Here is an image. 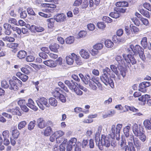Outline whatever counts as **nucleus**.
<instances>
[{
    "mask_svg": "<svg viewBox=\"0 0 151 151\" xmlns=\"http://www.w3.org/2000/svg\"><path fill=\"white\" fill-rule=\"evenodd\" d=\"M56 138H60L63 136L65 134L64 132L61 130H59L53 133Z\"/></svg>",
    "mask_w": 151,
    "mask_h": 151,
    "instance_id": "obj_35",
    "label": "nucleus"
},
{
    "mask_svg": "<svg viewBox=\"0 0 151 151\" xmlns=\"http://www.w3.org/2000/svg\"><path fill=\"white\" fill-rule=\"evenodd\" d=\"M72 91H73L76 95L78 96H81L83 94V92L81 91L78 87H76L74 88V89H72Z\"/></svg>",
    "mask_w": 151,
    "mask_h": 151,
    "instance_id": "obj_40",
    "label": "nucleus"
},
{
    "mask_svg": "<svg viewBox=\"0 0 151 151\" xmlns=\"http://www.w3.org/2000/svg\"><path fill=\"white\" fill-rule=\"evenodd\" d=\"M60 90V88H56L53 91V95L54 96L58 97L61 94L59 92Z\"/></svg>",
    "mask_w": 151,
    "mask_h": 151,
    "instance_id": "obj_44",
    "label": "nucleus"
},
{
    "mask_svg": "<svg viewBox=\"0 0 151 151\" xmlns=\"http://www.w3.org/2000/svg\"><path fill=\"white\" fill-rule=\"evenodd\" d=\"M102 129V127L101 126H99L98 128V131L96 133L95 139L98 141L99 140V137H100V134L101 133Z\"/></svg>",
    "mask_w": 151,
    "mask_h": 151,
    "instance_id": "obj_38",
    "label": "nucleus"
},
{
    "mask_svg": "<svg viewBox=\"0 0 151 151\" xmlns=\"http://www.w3.org/2000/svg\"><path fill=\"white\" fill-rule=\"evenodd\" d=\"M65 148L63 145L60 146L55 145L54 147V151H65Z\"/></svg>",
    "mask_w": 151,
    "mask_h": 151,
    "instance_id": "obj_26",
    "label": "nucleus"
},
{
    "mask_svg": "<svg viewBox=\"0 0 151 151\" xmlns=\"http://www.w3.org/2000/svg\"><path fill=\"white\" fill-rule=\"evenodd\" d=\"M88 0H82L81 7L82 9H85L88 6Z\"/></svg>",
    "mask_w": 151,
    "mask_h": 151,
    "instance_id": "obj_52",
    "label": "nucleus"
},
{
    "mask_svg": "<svg viewBox=\"0 0 151 151\" xmlns=\"http://www.w3.org/2000/svg\"><path fill=\"white\" fill-rule=\"evenodd\" d=\"M43 63L50 68H54L57 66L56 63L51 60L44 61Z\"/></svg>",
    "mask_w": 151,
    "mask_h": 151,
    "instance_id": "obj_13",
    "label": "nucleus"
},
{
    "mask_svg": "<svg viewBox=\"0 0 151 151\" xmlns=\"http://www.w3.org/2000/svg\"><path fill=\"white\" fill-rule=\"evenodd\" d=\"M27 55V52L23 50H21L18 52L17 54V57L19 59L24 58Z\"/></svg>",
    "mask_w": 151,
    "mask_h": 151,
    "instance_id": "obj_18",
    "label": "nucleus"
},
{
    "mask_svg": "<svg viewBox=\"0 0 151 151\" xmlns=\"http://www.w3.org/2000/svg\"><path fill=\"white\" fill-rule=\"evenodd\" d=\"M72 55L75 59L76 62L78 65H80L82 64V62L80 60L81 58L79 56H77L74 53H72Z\"/></svg>",
    "mask_w": 151,
    "mask_h": 151,
    "instance_id": "obj_21",
    "label": "nucleus"
},
{
    "mask_svg": "<svg viewBox=\"0 0 151 151\" xmlns=\"http://www.w3.org/2000/svg\"><path fill=\"white\" fill-rule=\"evenodd\" d=\"M9 81L8 82L6 80H4L1 82V86L4 88H7L9 87Z\"/></svg>",
    "mask_w": 151,
    "mask_h": 151,
    "instance_id": "obj_39",
    "label": "nucleus"
},
{
    "mask_svg": "<svg viewBox=\"0 0 151 151\" xmlns=\"http://www.w3.org/2000/svg\"><path fill=\"white\" fill-rule=\"evenodd\" d=\"M29 68V66H27V68L23 67L21 70L22 72L27 74H28L30 73V71L29 70L28 68Z\"/></svg>",
    "mask_w": 151,
    "mask_h": 151,
    "instance_id": "obj_62",
    "label": "nucleus"
},
{
    "mask_svg": "<svg viewBox=\"0 0 151 151\" xmlns=\"http://www.w3.org/2000/svg\"><path fill=\"white\" fill-rule=\"evenodd\" d=\"M19 108L17 107L12 109V114L13 115H16L19 116L21 115V113L19 111Z\"/></svg>",
    "mask_w": 151,
    "mask_h": 151,
    "instance_id": "obj_49",
    "label": "nucleus"
},
{
    "mask_svg": "<svg viewBox=\"0 0 151 151\" xmlns=\"http://www.w3.org/2000/svg\"><path fill=\"white\" fill-rule=\"evenodd\" d=\"M115 59L117 63L118 64H116L117 65L118 68L120 72L121 75L124 78L126 75L125 68L123 67V65L126 66L124 59H123L121 56L117 55Z\"/></svg>",
    "mask_w": 151,
    "mask_h": 151,
    "instance_id": "obj_3",
    "label": "nucleus"
},
{
    "mask_svg": "<svg viewBox=\"0 0 151 151\" xmlns=\"http://www.w3.org/2000/svg\"><path fill=\"white\" fill-rule=\"evenodd\" d=\"M133 132L134 135L136 137L140 135L143 132V129L142 127L139 125L135 123L134 124L132 127Z\"/></svg>",
    "mask_w": 151,
    "mask_h": 151,
    "instance_id": "obj_6",
    "label": "nucleus"
},
{
    "mask_svg": "<svg viewBox=\"0 0 151 151\" xmlns=\"http://www.w3.org/2000/svg\"><path fill=\"white\" fill-rule=\"evenodd\" d=\"M144 7L148 10L151 11V5L148 3H145L143 4Z\"/></svg>",
    "mask_w": 151,
    "mask_h": 151,
    "instance_id": "obj_64",
    "label": "nucleus"
},
{
    "mask_svg": "<svg viewBox=\"0 0 151 151\" xmlns=\"http://www.w3.org/2000/svg\"><path fill=\"white\" fill-rule=\"evenodd\" d=\"M27 106L31 109L34 111H36L38 109V108L34 105V103L31 99H29L28 101V102L27 103Z\"/></svg>",
    "mask_w": 151,
    "mask_h": 151,
    "instance_id": "obj_15",
    "label": "nucleus"
},
{
    "mask_svg": "<svg viewBox=\"0 0 151 151\" xmlns=\"http://www.w3.org/2000/svg\"><path fill=\"white\" fill-rule=\"evenodd\" d=\"M119 144L120 145L121 147L122 148L125 149V147H126L127 145H126V141L124 139H122L120 141Z\"/></svg>",
    "mask_w": 151,
    "mask_h": 151,
    "instance_id": "obj_54",
    "label": "nucleus"
},
{
    "mask_svg": "<svg viewBox=\"0 0 151 151\" xmlns=\"http://www.w3.org/2000/svg\"><path fill=\"white\" fill-rule=\"evenodd\" d=\"M103 74L100 77L101 81L106 85L108 84L113 86V81L109 78V76H110L112 73L110 69L108 68H106L103 70Z\"/></svg>",
    "mask_w": 151,
    "mask_h": 151,
    "instance_id": "obj_2",
    "label": "nucleus"
},
{
    "mask_svg": "<svg viewBox=\"0 0 151 151\" xmlns=\"http://www.w3.org/2000/svg\"><path fill=\"white\" fill-rule=\"evenodd\" d=\"M65 42L68 44H71L73 43L74 41L75 38L73 36H70L65 39Z\"/></svg>",
    "mask_w": 151,
    "mask_h": 151,
    "instance_id": "obj_36",
    "label": "nucleus"
},
{
    "mask_svg": "<svg viewBox=\"0 0 151 151\" xmlns=\"http://www.w3.org/2000/svg\"><path fill=\"white\" fill-rule=\"evenodd\" d=\"M66 60L67 63L68 65H72L73 64L74 62V58L72 56V54L71 55L66 57Z\"/></svg>",
    "mask_w": 151,
    "mask_h": 151,
    "instance_id": "obj_25",
    "label": "nucleus"
},
{
    "mask_svg": "<svg viewBox=\"0 0 151 151\" xmlns=\"http://www.w3.org/2000/svg\"><path fill=\"white\" fill-rule=\"evenodd\" d=\"M49 102L51 105L54 107L56 106L58 104L57 100L53 98H50L49 99Z\"/></svg>",
    "mask_w": 151,
    "mask_h": 151,
    "instance_id": "obj_31",
    "label": "nucleus"
},
{
    "mask_svg": "<svg viewBox=\"0 0 151 151\" xmlns=\"http://www.w3.org/2000/svg\"><path fill=\"white\" fill-rule=\"evenodd\" d=\"M58 85L62 88L65 91L67 92H69V90L67 88L65 85L64 84L61 82H59L58 83Z\"/></svg>",
    "mask_w": 151,
    "mask_h": 151,
    "instance_id": "obj_51",
    "label": "nucleus"
},
{
    "mask_svg": "<svg viewBox=\"0 0 151 151\" xmlns=\"http://www.w3.org/2000/svg\"><path fill=\"white\" fill-rule=\"evenodd\" d=\"M16 76L19 77L23 82L26 81L28 78V77L27 75L22 74L20 72H19L16 73Z\"/></svg>",
    "mask_w": 151,
    "mask_h": 151,
    "instance_id": "obj_17",
    "label": "nucleus"
},
{
    "mask_svg": "<svg viewBox=\"0 0 151 151\" xmlns=\"http://www.w3.org/2000/svg\"><path fill=\"white\" fill-rule=\"evenodd\" d=\"M139 19L145 25L147 26L149 24V22L147 19L142 17H140Z\"/></svg>",
    "mask_w": 151,
    "mask_h": 151,
    "instance_id": "obj_63",
    "label": "nucleus"
},
{
    "mask_svg": "<svg viewBox=\"0 0 151 151\" xmlns=\"http://www.w3.org/2000/svg\"><path fill=\"white\" fill-rule=\"evenodd\" d=\"M105 43L106 46L108 48L111 47L113 46L114 45L111 41L109 40H106Z\"/></svg>",
    "mask_w": 151,
    "mask_h": 151,
    "instance_id": "obj_41",
    "label": "nucleus"
},
{
    "mask_svg": "<svg viewBox=\"0 0 151 151\" xmlns=\"http://www.w3.org/2000/svg\"><path fill=\"white\" fill-rule=\"evenodd\" d=\"M150 98V96L147 94H145L142 95L138 98V100L143 102V105H144L146 102V101Z\"/></svg>",
    "mask_w": 151,
    "mask_h": 151,
    "instance_id": "obj_28",
    "label": "nucleus"
},
{
    "mask_svg": "<svg viewBox=\"0 0 151 151\" xmlns=\"http://www.w3.org/2000/svg\"><path fill=\"white\" fill-rule=\"evenodd\" d=\"M131 124H128V125L124 127L123 128V132L125 137H128L129 134V131L130 129Z\"/></svg>",
    "mask_w": 151,
    "mask_h": 151,
    "instance_id": "obj_24",
    "label": "nucleus"
},
{
    "mask_svg": "<svg viewBox=\"0 0 151 151\" xmlns=\"http://www.w3.org/2000/svg\"><path fill=\"white\" fill-rule=\"evenodd\" d=\"M80 54L81 57L86 59H88L90 57L89 53L87 50L81 49L80 51Z\"/></svg>",
    "mask_w": 151,
    "mask_h": 151,
    "instance_id": "obj_14",
    "label": "nucleus"
},
{
    "mask_svg": "<svg viewBox=\"0 0 151 151\" xmlns=\"http://www.w3.org/2000/svg\"><path fill=\"white\" fill-rule=\"evenodd\" d=\"M143 124L145 128L148 130L151 129V121L149 119H147L144 122Z\"/></svg>",
    "mask_w": 151,
    "mask_h": 151,
    "instance_id": "obj_29",
    "label": "nucleus"
},
{
    "mask_svg": "<svg viewBox=\"0 0 151 151\" xmlns=\"http://www.w3.org/2000/svg\"><path fill=\"white\" fill-rule=\"evenodd\" d=\"M116 8H115L114 11L111 12L109 14V16L114 18L116 19L119 18L120 16V14Z\"/></svg>",
    "mask_w": 151,
    "mask_h": 151,
    "instance_id": "obj_19",
    "label": "nucleus"
},
{
    "mask_svg": "<svg viewBox=\"0 0 151 151\" xmlns=\"http://www.w3.org/2000/svg\"><path fill=\"white\" fill-rule=\"evenodd\" d=\"M129 147L127 146L125 147V151H135V149L133 144L130 143Z\"/></svg>",
    "mask_w": 151,
    "mask_h": 151,
    "instance_id": "obj_34",
    "label": "nucleus"
},
{
    "mask_svg": "<svg viewBox=\"0 0 151 151\" xmlns=\"http://www.w3.org/2000/svg\"><path fill=\"white\" fill-rule=\"evenodd\" d=\"M87 35V32L85 31H81L78 33V39L83 38L86 37Z\"/></svg>",
    "mask_w": 151,
    "mask_h": 151,
    "instance_id": "obj_43",
    "label": "nucleus"
},
{
    "mask_svg": "<svg viewBox=\"0 0 151 151\" xmlns=\"http://www.w3.org/2000/svg\"><path fill=\"white\" fill-rule=\"evenodd\" d=\"M66 19V16L63 13L58 14L55 16L54 19L58 22H61L65 20Z\"/></svg>",
    "mask_w": 151,
    "mask_h": 151,
    "instance_id": "obj_11",
    "label": "nucleus"
},
{
    "mask_svg": "<svg viewBox=\"0 0 151 151\" xmlns=\"http://www.w3.org/2000/svg\"><path fill=\"white\" fill-rule=\"evenodd\" d=\"M141 44L142 46L144 48L146 47L147 46V38L146 37H143L141 41Z\"/></svg>",
    "mask_w": 151,
    "mask_h": 151,
    "instance_id": "obj_47",
    "label": "nucleus"
},
{
    "mask_svg": "<svg viewBox=\"0 0 151 151\" xmlns=\"http://www.w3.org/2000/svg\"><path fill=\"white\" fill-rule=\"evenodd\" d=\"M35 120L30 122L28 125V129L30 130L33 129L35 125Z\"/></svg>",
    "mask_w": 151,
    "mask_h": 151,
    "instance_id": "obj_50",
    "label": "nucleus"
},
{
    "mask_svg": "<svg viewBox=\"0 0 151 151\" xmlns=\"http://www.w3.org/2000/svg\"><path fill=\"white\" fill-rule=\"evenodd\" d=\"M129 51H133L134 55L137 54L140 51L142 50L143 49L139 45H137L134 47L132 45H130L129 48Z\"/></svg>",
    "mask_w": 151,
    "mask_h": 151,
    "instance_id": "obj_8",
    "label": "nucleus"
},
{
    "mask_svg": "<svg viewBox=\"0 0 151 151\" xmlns=\"http://www.w3.org/2000/svg\"><path fill=\"white\" fill-rule=\"evenodd\" d=\"M19 134V132L17 129L13 130L12 132V137L15 139H17L18 138Z\"/></svg>",
    "mask_w": 151,
    "mask_h": 151,
    "instance_id": "obj_37",
    "label": "nucleus"
},
{
    "mask_svg": "<svg viewBox=\"0 0 151 151\" xmlns=\"http://www.w3.org/2000/svg\"><path fill=\"white\" fill-rule=\"evenodd\" d=\"M140 12L143 16L147 18H149L150 17L149 12L147 11L144 10V9H140Z\"/></svg>",
    "mask_w": 151,
    "mask_h": 151,
    "instance_id": "obj_45",
    "label": "nucleus"
},
{
    "mask_svg": "<svg viewBox=\"0 0 151 151\" xmlns=\"http://www.w3.org/2000/svg\"><path fill=\"white\" fill-rule=\"evenodd\" d=\"M134 143L135 146H136L137 147L139 148L141 147V142L137 138H135V140Z\"/></svg>",
    "mask_w": 151,
    "mask_h": 151,
    "instance_id": "obj_59",
    "label": "nucleus"
},
{
    "mask_svg": "<svg viewBox=\"0 0 151 151\" xmlns=\"http://www.w3.org/2000/svg\"><path fill=\"white\" fill-rule=\"evenodd\" d=\"M79 76L81 80L86 85H88L89 81L92 80L90 76L88 74H86L85 76H84L82 74H80Z\"/></svg>",
    "mask_w": 151,
    "mask_h": 151,
    "instance_id": "obj_9",
    "label": "nucleus"
},
{
    "mask_svg": "<svg viewBox=\"0 0 151 151\" xmlns=\"http://www.w3.org/2000/svg\"><path fill=\"white\" fill-rule=\"evenodd\" d=\"M126 137L127 138V140L128 141V144H130V143L133 144V142H134L135 140V139L134 138L133 135L129 134V136Z\"/></svg>",
    "mask_w": 151,
    "mask_h": 151,
    "instance_id": "obj_48",
    "label": "nucleus"
},
{
    "mask_svg": "<svg viewBox=\"0 0 151 151\" xmlns=\"http://www.w3.org/2000/svg\"><path fill=\"white\" fill-rule=\"evenodd\" d=\"M71 82H72V83H71L69 81L65 80L64 81V83L68 86L70 89L71 90H72V89H74V88L76 87V85L73 82L72 80L71 81Z\"/></svg>",
    "mask_w": 151,
    "mask_h": 151,
    "instance_id": "obj_20",
    "label": "nucleus"
},
{
    "mask_svg": "<svg viewBox=\"0 0 151 151\" xmlns=\"http://www.w3.org/2000/svg\"><path fill=\"white\" fill-rule=\"evenodd\" d=\"M37 126L40 129H43L47 126L46 121L42 118H40L37 120Z\"/></svg>",
    "mask_w": 151,
    "mask_h": 151,
    "instance_id": "obj_10",
    "label": "nucleus"
},
{
    "mask_svg": "<svg viewBox=\"0 0 151 151\" xmlns=\"http://www.w3.org/2000/svg\"><path fill=\"white\" fill-rule=\"evenodd\" d=\"M88 84L91 89L94 91H96L97 89L96 85L97 84V86L99 87L101 86V84L98 85L95 82V81H94L93 78H92V80H91L90 81H89Z\"/></svg>",
    "mask_w": 151,
    "mask_h": 151,
    "instance_id": "obj_12",
    "label": "nucleus"
},
{
    "mask_svg": "<svg viewBox=\"0 0 151 151\" xmlns=\"http://www.w3.org/2000/svg\"><path fill=\"white\" fill-rule=\"evenodd\" d=\"M18 46V44L17 43H12L7 45V46L13 49H16Z\"/></svg>",
    "mask_w": 151,
    "mask_h": 151,
    "instance_id": "obj_55",
    "label": "nucleus"
},
{
    "mask_svg": "<svg viewBox=\"0 0 151 151\" xmlns=\"http://www.w3.org/2000/svg\"><path fill=\"white\" fill-rule=\"evenodd\" d=\"M59 45L55 43L53 45H50L49 48L51 51L55 52H58V49L59 48Z\"/></svg>",
    "mask_w": 151,
    "mask_h": 151,
    "instance_id": "obj_27",
    "label": "nucleus"
},
{
    "mask_svg": "<svg viewBox=\"0 0 151 151\" xmlns=\"http://www.w3.org/2000/svg\"><path fill=\"white\" fill-rule=\"evenodd\" d=\"M103 45L101 43H98L93 46V48L95 49L98 50H100L102 48Z\"/></svg>",
    "mask_w": 151,
    "mask_h": 151,
    "instance_id": "obj_53",
    "label": "nucleus"
},
{
    "mask_svg": "<svg viewBox=\"0 0 151 151\" xmlns=\"http://www.w3.org/2000/svg\"><path fill=\"white\" fill-rule=\"evenodd\" d=\"M36 102L39 108L42 110H44L45 107H49V106L47 99L44 97L38 98Z\"/></svg>",
    "mask_w": 151,
    "mask_h": 151,
    "instance_id": "obj_5",
    "label": "nucleus"
},
{
    "mask_svg": "<svg viewBox=\"0 0 151 151\" xmlns=\"http://www.w3.org/2000/svg\"><path fill=\"white\" fill-rule=\"evenodd\" d=\"M77 139L75 138H71L68 142L66 146V151H72L73 146L76 144Z\"/></svg>",
    "mask_w": 151,
    "mask_h": 151,
    "instance_id": "obj_7",
    "label": "nucleus"
},
{
    "mask_svg": "<svg viewBox=\"0 0 151 151\" xmlns=\"http://www.w3.org/2000/svg\"><path fill=\"white\" fill-rule=\"evenodd\" d=\"M59 100L62 103H65L66 101V99L65 96L62 94H61L58 97Z\"/></svg>",
    "mask_w": 151,
    "mask_h": 151,
    "instance_id": "obj_58",
    "label": "nucleus"
},
{
    "mask_svg": "<svg viewBox=\"0 0 151 151\" xmlns=\"http://www.w3.org/2000/svg\"><path fill=\"white\" fill-rule=\"evenodd\" d=\"M12 29L14 31L16 32L19 35H20L21 33V29L17 27L12 26Z\"/></svg>",
    "mask_w": 151,
    "mask_h": 151,
    "instance_id": "obj_57",
    "label": "nucleus"
},
{
    "mask_svg": "<svg viewBox=\"0 0 151 151\" xmlns=\"http://www.w3.org/2000/svg\"><path fill=\"white\" fill-rule=\"evenodd\" d=\"M142 88H146L150 86V83L149 82H144L140 84Z\"/></svg>",
    "mask_w": 151,
    "mask_h": 151,
    "instance_id": "obj_60",
    "label": "nucleus"
},
{
    "mask_svg": "<svg viewBox=\"0 0 151 151\" xmlns=\"http://www.w3.org/2000/svg\"><path fill=\"white\" fill-rule=\"evenodd\" d=\"M116 5L118 7H126L128 6V3L125 1H121L117 2Z\"/></svg>",
    "mask_w": 151,
    "mask_h": 151,
    "instance_id": "obj_32",
    "label": "nucleus"
},
{
    "mask_svg": "<svg viewBox=\"0 0 151 151\" xmlns=\"http://www.w3.org/2000/svg\"><path fill=\"white\" fill-rule=\"evenodd\" d=\"M130 29L132 32L135 34L137 33L139 31V29L134 26H130Z\"/></svg>",
    "mask_w": 151,
    "mask_h": 151,
    "instance_id": "obj_46",
    "label": "nucleus"
},
{
    "mask_svg": "<svg viewBox=\"0 0 151 151\" xmlns=\"http://www.w3.org/2000/svg\"><path fill=\"white\" fill-rule=\"evenodd\" d=\"M122 127V124H118L116 126L114 125H112L111 127L110 131V135H105L102 134L101 138L100 137H99V140L98 141L96 139L95 141L96 144L98 145L99 149L102 150L103 149V147L104 146L108 147L110 145L111 137H114L116 134L119 136Z\"/></svg>",
    "mask_w": 151,
    "mask_h": 151,
    "instance_id": "obj_1",
    "label": "nucleus"
},
{
    "mask_svg": "<svg viewBox=\"0 0 151 151\" xmlns=\"http://www.w3.org/2000/svg\"><path fill=\"white\" fill-rule=\"evenodd\" d=\"M48 27L50 28H52L54 26V23L55 19L53 18H50L47 19Z\"/></svg>",
    "mask_w": 151,
    "mask_h": 151,
    "instance_id": "obj_23",
    "label": "nucleus"
},
{
    "mask_svg": "<svg viewBox=\"0 0 151 151\" xmlns=\"http://www.w3.org/2000/svg\"><path fill=\"white\" fill-rule=\"evenodd\" d=\"M116 113V111L114 110H111L109 111L108 113L103 116V117L105 118L108 117H110L114 116Z\"/></svg>",
    "mask_w": 151,
    "mask_h": 151,
    "instance_id": "obj_33",
    "label": "nucleus"
},
{
    "mask_svg": "<svg viewBox=\"0 0 151 151\" xmlns=\"http://www.w3.org/2000/svg\"><path fill=\"white\" fill-rule=\"evenodd\" d=\"M139 56L140 58L143 61H144L145 60V57L144 53V50L142 49V50H141L138 53Z\"/></svg>",
    "mask_w": 151,
    "mask_h": 151,
    "instance_id": "obj_61",
    "label": "nucleus"
},
{
    "mask_svg": "<svg viewBox=\"0 0 151 151\" xmlns=\"http://www.w3.org/2000/svg\"><path fill=\"white\" fill-rule=\"evenodd\" d=\"M122 56L126 61L127 65L128 68H130L131 67V63L132 65L136 64L137 61L133 55L132 54H129L126 56L125 54H123Z\"/></svg>",
    "mask_w": 151,
    "mask_h": 151,
    "instance_id": "obj_4",
    "label": "nucleus"
},
{
    "mask_svg": "<svg viewBox=\"0 0 151 151\" xmlns=\"http://www.w3.org/2000/svg\"><path fill=\"white\" fill-rule=\"evenodd\" d=\"M9 84L10 85V86L9 87V88L10 90L14 91H16L18 90V87L17 86V83L14 81H10V80Z\"/></svg>",
    "mask_w": 151,
    "mask_h": 151,
    "instance_id": "obj_22",
    "label": "nucleus"
},
{
    "mask_svg": "<svg viewBox=\"0 0 151 151\" xmlns=\"http://www.w3.org/2000/svg\"><path fill=\"white\" fill-rule=\"evenodd\" d=\"M110 68L112 71L115 73L116 75L117 76L118 78L120 80L121 79V76L120 75V72L118 71L117 67L114 65L112 64L110 66Z\"/></svg>",
    "mask_w": 151,
    "mask_h": 151,
    "instance_id": "obj_16",
    "label": "nucleus"
},
{
    "mask_svg": "<svg viewBox=\"0 0 151 151\" xmlns=\"http://www.w3.org/2000/svg\"><path fill=\"white\" fill-rule=\"evenodd\" d=\"M8 22L10 24H13L17 26L19 25L16 20L14 18H9L8 20Z\"/></svg>",
    "mask_w": 151,
    "mask_h": 151,
    "instance_id": "obj_56",
    "label": "nucleus"
},
{
    "mask_svg": "<svg viewBox=\"0 0 151 151\" xmlns=\"http://www.w3.org/2000/svg\"><path fill=\"white\" fill-rule=\"evenodd\" d=\"M27 122L25 121H23L20 122L18 124V129L20 130L24 128L27 125Z\"/></svg>",
    "mask_w": 151,
    "mask_h": 151,
    "instance_id": "obj_42",
    "label": "nucleus"
},
{
    "mask_svg": "<svg viewBox=\"0 0 151 151\" xmlns=\"http://www.w3.org/2000/svg\"><path fill=\"white\" fill-rule=\"evenodd\" d=\"M52 131V128L48 126L45 129L43 134L45 136H48L50 135Z\"/></svg>",
    "mask_w": 151,
    "mask_h": 151,
    "instance_id": "obj_30",
    "label": "nucleus"
}]
</instances>
